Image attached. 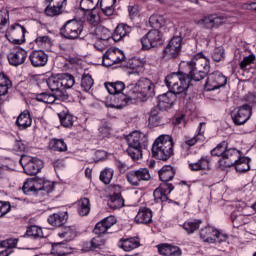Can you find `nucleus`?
<instances>
[{
  "mask_svg": "<svg viewBox=\"0 0 256 256\" xmlns=\"http://www.w3.org/2000/svg\"><path fill=\"white\" fill-rule=\"evenodd\" d=\"M186 67L188 72L179 70L167 76L168 86L172 87L176 93L187 94L191 81H202L211 69L209 58L203 53L194 55L191 61L186 62Z\"/></svg>",
  "mask_w": 256,
  "mask_h": 256,
  "instance_id": "1",
  "label": "nucleus"
},
{
  "mask_svg": "<svg viewBox=\"0 0 256 256\" xmlns=\"http://www.w3.org/2000/svg\"><path fill=\"white\" fill-rule=\"evenodd\" d=\"M8 25L9 11L2 9L0 10V33H6V37H10V39L16 43H23L25 40V33H27L25 27L21 26L19 23L13 24L9 28Z\"/></svg>",
  "mask_w": 256,
  "mask_h": 256,
  "instance_id": "2",
  "label": "nucleus"
},
{
  "mask_svg": "<svg viewBox=\"0 0 256 256\" xmlns=\"http://www.w3.org/2000/svg\"><path fill=\"white\" fill-rule=\"evenodd\" d=\"M127 143L128 148L126 153L133 161H139L143 157V149H147L149 141L145 137V134L135 131L127 136Z\"/></svg>",
  "mask_w": 256,
  "mask_h": 256,
  "instance_id": "3",
  "label": "nucleus"
},
{
  "mask_svg": "<svg viewBox=\"0 0 256 256\" xmlns=\"http://www.w3.org/2000/svg\"><path fill=\"white\" fill-rule=\"evenodd\" d=\"M173 138L169 135L159 136L152 145V157L159 161H169L173 157Z\"/></svg>",
  "mask_w": 256,
  "mask_h": 256,
  "instance_id": "4",
  "label": "nucleus"
},
{
  "mask_svg": "<svg viewBox=\"0 0 256 256\" xmlns=\"http://www.w3.org/2000/svg\"><path fill=\"white\" fill-rule=\"evenodd\" d=\"M60 35L63 39L75 41L76 39L85 37L87 32L85 31L83 21L72 19L65 22V24L60 28Z\"/></svg>",
  "mask_w": 256,
  "mask_h": 256,
  "instance_id": "5",
  "label": "nucleus"
},
{
  "mask_svg": "<svg viewBox=\"0 0 256 256\" xmlns=\"http://www.w3.org/2000/svg\"><path fill=\"white\" fill-rule=\"evenodd\" d=\"M133 87L134 95L137 101H147L149 97L155 95V84L148 78H140L136 84H129Z\"/></svg>",
  "mask_w": 256,
  "mask_h": 256,
  "instance_id": "6",
  "label": "nucleus"
},
{
  "mask_svg": "<svg viewBox=\"0 0 256 256\" xmlns=\"http://www.w3.org/2000/svg\"><path fill=\"white\" fill-rule=\"evenodd\" d=\"M166 87H168L169 92L165 94H161L158 96V104L156 107L161 109L162 111H167L175 105V99H177V95H181V97H187L186 92H175L173 90V86H169L167 83V76L165 78Z\"/></svg>",
  "mask_w": 256,
  "mask_h": 256,
  "instance_id": "7",
  "label": "nucleus"
},
{
  "mask_svg": "<svg viewBox=\"0 0 256 256\" xmlns=\"http://www.w3.org/2000/svg\"><path fill=\"white\" fill-rule=\"evenodd\" d=\"M134 86H127L125 89V93L114 94L113 100L114 104H110V107L113 109H123V107H127L130 105L132 101H137L135 97V92L133 91Z\"/></svg>",
  "mask_w": 256,
  "mask_h": 256,
  "instance_id": "8",
  "label": "nucleus"
},
{
  "mask_svg": "<svg viewBox=\"0 0 256 256\" xmlns=\"http://www.w3.org/2000/svg\"><path fill=\"white\" fill-rule=\"evenodd\" d=\"M141 45L144 51H149V49H153V47L163 45V32L157 29L150 30L141 39Z\"/></svg>",
  "mask_w": 256,
  "mask_h": 256,
  "instance_id": "9",
  "label": "nucleus"
},
{
  "mask_svg": "<svg viewBox=\"0 0 256 256\" xmlns=\"http://www.w3.org/2000/svg\"><path fill=\"white\" fill-rule=\"evenodd\" d=\"M20 164L24 169L26 175H37L43 169V161L37 158H31L28 156H22Z\"/></svg>",
  "mask_w": 256,
  "mask_h": 256,
  "instance_id": "10",
  "label": "nucleus"
},
{
  "mask_svg": "<svg viewBox=\"0 0 256 256\" xmlns=\"http://www.w3.org/2000/svg\"><path fill=\"white\" fill-rule=\"evenodd\" d=\"M183 38L180 36H174L164 48L163 59L169 61V59H177L181 54V43Z\"/></svg>",
  "mask_w": 256,
  "mask_h": 256,
  "instance_id": "11",
  "label": "nucleus"
},
{
  "mask_svg": "<svg viewBox=\"0 0 256 256\" xmlns=\"http://www.w3.org/2000/svg\"><path fill=\"white\" fill-rule=\"evenodd\" d=\"M227 85V77L220 71H215L207 76L205 83L206 91H215V89H221Z\"/></svg>",
  "mask_w": 256,
  "mask_h": 256,
  "instance_id": "12",
  "label": "nucleus"
},
{
  "mask_svg": "<svg viewBox=\"0 0 256 256\" xmlns=\"http://www.w3.org/2000/svg\"><path fill=\"white\" fill-rule=\"evenodd\" d=\"M252 113L253 109L251 105L244 104L231 113V118L235 125H244V123H247L251 119Z\"/></svg>",
  "mask_w": 256,
  "mask_h": 256,
  "instance_id": "13",
  "label": "nucleus"
},
{
  "mask_svg": "<svg viewBox=\"0 0 256 256\" xmlns=\"http://www.w3.org/2000/svg\"><path fill=\"white\" fill-rule=\"evenodd\" d=\"M127 181L130 185L134 187H138L141 181H150L151 174L149 173V169L147 168H140L138 170H132L127 174Z\"/></svg>",
  "mask_w": 256,
  "mask_h": 256,
  "instance_id": "14",
  "label": "nucleus"
},
{
  "mask_svg": "<svg viewBox=\"0 0 256 256\" xmlns=\"http://www.w3.org/2000/svg\"><path fill=\"white\" fill-rule=\"evenodd\" d=\"M241 157V151L236 148H226L224 156L219 160L221 169L233 167Z\"/></svg>",
  "mask_w": 256,
  "mask_h": 256,
  "instance_id": "15",
  "label": "nucleus"
},
{
  "mask_svg": "<svg viewBox=\"0 0 256 256\" xmlns=\"http://www.w3.org/2000/svg\"><path fill=\"white\" fill-rule=\"evenodd\" d=\"M224 22L225 18L223 16H218L217 14H210L195 21L196 25H199L202 29H215L219 27V25H223Z\"/></svg>",
  "mask_w": 256,
  "mask_h": 256,
  "instance_id": "16",
  "label": "nucleus"
},
{
  "mask_svg": "<svg viewBox=\"0 0 256 256\" xmlns=\"http://www.w3.org/2000/svg\"><path fill=\"white\" fill-rule=\"evenodd\" d=\"M47 85L50 90L54 91V95H56L60 101H67V99H69L67 91L62 90L59 74L57 76H50L47 79Z\"/></svg>",
  "mask_w": 256,
  "mask_h": 256,
  "instance_id": "17",
  "label": "nucleus"
},
{
  "mask_svg": "<svg viewBox=\"0 0 256 256\" xmlns=\"http://www.w3.org/2000/svg\"><path fill=\"white\" fill-rule=\"evenodd\" d=\"M125 61V54L119 48L110 49L103 55L104 67H111Z\"/></svg>",
  "mask_w": 256,
  "mask_h": 256,
  "instance_id": "18",
  "label": "nucleus"
},
{
  "mask_svg": "<svg viewBox=\"0 0 256 256\" xmlns=\"http://www.w3.org/2000/svg\"><path fill=\"white\" fill-rule=\"evenodd\" d=\"M173 189H175L173 184L169 182H162L159 187L156 188L153 192L156 203H159V201H161V203L169 201V197H167V195L171 194V191H173Z\"/></svg>",
  "mask_w": 256,
  "mask_h": 256,
  "instance_id": "19",
  "label": "nucleus"
},
{
  "mask_svg": "<svg viewBox=\"0 0 256 256\" xmlns=\"http://www.w3.org/2000/svg\"><path fill=\"white\" fill-rule=\"evenodd\" d=\"M29 61L32 67H45L49 56L43 50H33L29 55Z\"/></svg>",
  "mask_w": 256,
  "mask_h": 256,
  "instance_id": "20",
  "label": "nucleus"
},
{
  "mask_svg": "<svg viewBox=\"0 0 256 256\" xmlns=\"http://www.w3.org/2000/svg\"><path fill=\"white\" fill-rule=\"evenodd\" d=\"M43 183V178H29L22 187V191L25 195H37L39 193V185Z\"/></svg>",
  "mask_w": 256,
  "mask_h": 256,
  "instance_id": "21",
  "label": "nucleus"
},
{
  "mask_svg": "<svg viewBox=\"0 0 256 256\" xmlns=\"http://www.w3.org/2000/svg\"><path fill=\"white\" fill-rule=\"evenodd\" d=\"M8 61L13 67H19L23 65L27 59V51L23 48H19L16 51L10 52L8 54Z\"/></svg>",
  "mask_w": 256,
  "mask_h": 256,
  "instance_id": "22",
  "label": "nucleus"
},
{
  "mask_svg": "<svg viewBox=\"0 0 256 256\" xmlns=\"http://www.w3.org/2000/svg\"><path fill=\"white\" fill-rule=\"evenodd\" d=\"M134 221L138 224L149 225L153 221V212L149 208L142 207L139 209Z\"/></svg>",
  "mask_w": 256,
  "mask_h": 256,
  "instance_id": "23",
  "label": "nucleus"
},
{
  "mask_svg": "<svg viewBox=\"0 0 256 256\" xmlns=\"http://www.w3.org/2000/svg\"><path fill=\"white\" fill-rule=\"evenodd\" d=\"M148 123L150 127H159L163 123V110L154 106L149 113Z\"/></svg>",
  "mask_w": 256,
  "mask_h": 256,
  "instance_id": "24",
  "label": "nucleus"
},
{
  "mask_svg": "<svg viewBox=\"0 0 256 256\" xmlns=\"http://www.w3.org/2000/svg\"><path fill=\"white\" fill-rule=\"evenodd\" d=\"M68 219L69 216L67 212L54 213L48 217V223L52 225V227H63Z\"/></svg>",
  "mask_w": 256,
  "mask_h": 256,
  "instance_id": "25",
  "label": "nucleus"
},
{
  "mask_svg": "<svg viewBox=\"0 0 256 256\" xmlns=\"http://www.w3.org/2000/svg\"><path fill=\"white\" fill-rule=\"evenodd\" d=\"M129 33H131V27L127 24H118L116 29L112 34V39L116 43L119 41H123L125 37H128Z\"/></svg>",
  "mask_w": 256,
  "mask_h": 256,
  "instance_id": "26",
  "label": "nucleus"
},
{
  "mask_svg": "<svg viewBox=\"0 0 256 256\" xmlns=\"http://www.w3.org/2000/svg\"><path fill=\"white\" fill-rule=\"evenodd\" d=\"M33 119L31 118V114L29 113V110H25L22 112L16 120V125L20 131H25V129H28L30 125H32Z\"/></svg>",
  "mask_w": 256,
  "mask_h": 256,
  "instance_id": "27",
  "label": "nucleus"
},
{
  "mask_svg": "<svg viewBox=\"0 0 256 256\" xmlns=\"http://www.w3.org/2000/svg\"><path fill=\"white\" fill-rule=\"evenodd\" d=\"M177 170L172 166H163L162 169L159 170L158 175L160 181L162 182H169L175 177Z\"/></svg>",
  "mask_w": 256,
  "mask_h": 256,
  "instance_id": "28",
  "label": "nucleus"
},
{
  "mask_svg": "<svg viewBox=\"0 0 256 256\" xmlns=\"http://www.w3.org/2000/svg\"><path fill=\"white\" fill-rule=\"evenodd\" d=\"M105 88L107 89L108 93H110V95H118L127 89V87H125V83L122 81L106 82Z\"/></svg>",
  "mask_w": 256,
  "mask_h": 256,
  "instance_id": "29",
  "label": "nucleus"
},
{
  "mask_svg": "<svg viewBox=\"0 0 256 256\" xmlns=\"http://www.w3.org/2000/svg\"><path fill=\"white\" fill-rule=\"evenodd\" d=\"M115 3H117V0H100L99 6L104 15L106 17H111L113 13H115Z\"/></svg>",
  "mask_w": 256,
  "mask_h": 256,
  "instance_id": "30",
  "label": "nucleus"
},
{
  "mask_svg": "<svg viewBox=\"0 0 256 256\" xmlns=\"http://www.w3.org/2000/svg\"><path fill=\"white\" fill-rule=\"evenodd\" d=\"M84 21L90 25V27H99V23H101V16L95 10L86 12L84 14Z\"/></svg>",
  "mask_w": 256,
  "mask_h": 256,
  "instance_id": "31",
  "label": "nucleus"
},
{
  "mask_svg": "<svg viewBox=\"0 0 256 256\" xmlns=\"http://www.w3.org/2000/svg\"><path fill=\"white\" fill-rule=\"evenodd\" d=\"M51 253H52V255H56V256L71 255L70 248L67 246L66 243H63V242H58V243L52 244Z\"/></svg>",
  "mask_w": 256,
  "mask_h": 256,
  "instance_id": "32",
  "label": "nucleus"
},
{
  "mask_svg": "<svg viewBox=\"0 0 256 256\" xmlns=\"http://www.w3.org/2000/svg\"><path fill=\"white\" fill-rule=\"evenodd\" d=\"M60 76V85L62 87V91H66V89H71L73 85H75V77L69 73L59 74Z\"/></svg>",
  "mask_w": 256,
  "mask_h": 256,
  "instance_id": "33",
  "label": "nucleus"
},
{
  "mask_svg": "<svg viewBox=\"0 0 256 256\" xmlns=\"http://www.w3.org/2000/svg\"><path fill=\"white\" fill-rule=\"evenodd\" d=\"M215 231L216 229L208 226L200 230V238L205 242V243H215Z\"/></svg>",
  "mask_w": 256,
  "mask_h": 256,
  "instance_id": "34",
  "label": "nucleus"
},
{
  "mask_svg": "<svg viewBox=\"0 0 256 256\" xmlns=\"http://www.w3.org/2000/svg\"><path fill=\"white\" fill-rule=\"evenodd\" d=\"M249 157H239L237 162L234 164V167L237 171V173H247L249 169H251V166L249 165Z\"/></svg>",
  "mask_w": 256,
  "mask_h": 256,
  "instance_id": "35",
  "label": "nucleus"
},
{
  "mask_svg": "<svg viewBox=\"0 0 256 256\" xmlns=\"http://www.w3.org/2000/svg\"><path fill=\"white\" fill-rule=\"evenodd\" d=\"M78 213L81 217H87L91 213V202L89 198H81L79 201Z\"/></svg>",
  "mask_w": 256,
  "mask_h": 256,
  "instance_id": "36",
  "label": "nucleus"
},
{
  "mask_svg": "<svg viewBox=\"0 0 256 256\" xmlns=\"http://www.w3.org/2000/svg\"><path fill=\"white\" fill-rule=\"evenodd\" d=\"M58 236L64 238L65 241H73L77 237V228L75 226L65 227L61 233H58Z\"/></svg>",
  "mask_w": 256,
  "mask_h": 256,
  "instance_id": "37",
  "label": "nucleus"
},
{
  "mask_svg": "<svg viewBox=\"0 0 256 256\" xmlns=\"http://www.w3.org/2000/svg\"><path fill=\"white\" fill-rule=\"evenodd\" d=\"M11 80L4 73H0V95L5 96L9 93V88L12 87Z\"/></svg>",
  "mask_w": 256,
  "mask_h": 256,
  "instance_id": "38",
  "label": "nucleus"
},
{
  "mask_svg": "<svg viewBox=\"0 0 256 256\" xmlns=\"http://www.w3.org/2000/svg\"><path fill=\"white\" fill-rule=\"evenodd\" d=\"M24 237H29L30 239H43L45 236L43 235V229L39 226H30L24 234Z\"/></svg>",
  "mask_w": 256,
  "mask_h": 256,
  "instance_id": "39",
  "label": "nucleus"
},
{
  "mask_svg": "<svg viewBox=\"0 0 256 256\" xmlns=\"http://www.w3.org/2000/svg\"><path fill=\"white\" fill-rule=\"evenodd\" d=\"M100 0H81L80 1V9L85 13H89V11H95L97 7H99Z\"/></svg>",
  "mask_w": 256,
  "mask_h": 256,
  "instance_id": "40",
  "label": "nucleus"
},
{
  "mask_svg": "<svg viewBox=\"0 0 256 256\" xmlns=\"http://www.w3.org/2000/svg\"><path fill=\"white\" fill-rule=\"evenodd\" d=\"M59 99L56 94H51L47 92H42L39 94H36V101H39L40 103H46V104H53L55 101Z\"/></svg>",
  "mask_w": 256,
  "mask_h": 256,
  "instance_id": "41",
  "label": "nucleus"
},
{
  "mask_svg": "<svg viewBox=\"0 0 256 256\" xmlns=\"http://www.w3.org/2000/svg\"><path fill=\"white\" fill-rule=\"evenodd\" d=\"M58 117L62 127H66V128L73 127L74 120H73V115H71V113L63 111L58 114Z\"/></svg>",
  "mask_w": 256,
  "mask_h": 256,
  "instance_id": "42",
  "label": "nucleus"
},
{
  "mask_svg": "<svg viewBox=\"0 0 256 256\" xmlns=\"http://www.w3.org/2000/svg\"><path fill=\"white\" fill-rule=\"evenodd\" d=\"M92 35H95L96 39H99L100 41H108L109 40V29L98 26L94 29L93 32H90Z\"/></svg>",
  "mask_w": 256,
  "mask_h": 256,
  "instance_id": "43",
  "label": "nucleus"
},
{
  "mask_svg": "<svg viewBox=\"0 0 256 256\" xmlns=\"http://www.w3.org/2000/svg\"><path fill=\"white\" fill-rule=\"evenodd\" d=\"M189 169L191 171H205L209 169V160L207 158H201L196 163H190Z\"/></svg>",
  "mask_w": 256,
  "mask_h": 256,
  "instance_id": "44",
  "label": "nucleus"
},
{
  "mask_svg": "<svg viewBox=\"0 0 256 256\" xmlns=\"http://www.w3.org/2000/svg\"><path fill=\"white\" fill-rule=\"evenodd\" d=\"M201 223H203L201 220H188L183 224V229H185L188 235H191L199 229Z\"/></svg>",
  "mask_w": 256,
  "mask_h": 256,
  "instance_id": "45",
  "label": "nucleus"
},
{
  "mask_svg": "<svg viewBox=\"0 0 256 256\" xmlns=\"http://www.w3.org/2000/svg\"><path fill=\"white\" fill-rule=\"evenodd\" d=\"M150 27L153 29H161V27L165 26V18L161 15L154 14L149 18Z\"/></svg>",
  "mask_w": 256,
  "mask_h": 256,
  "instance_id": "46",
  "label": "nucleus"
},
{
  "mask_svg": "<svg viewBox=\"0 0 256 256\" xmlns=\"http://www.w3.org/2000/svg\"><path fill=\"white\" fill-rule=\"evenodd\" d=\"M141 244L137 238H130L122 241L120 247L124 251H133V249H137Z\"/></svg>",
  "mask_w": 256,
  "mask_h": 256,
  "instance_id": "47",
  "label": "nucleus"
},
{
  "mask_svg": "<svg viewBox=\"0 0 256 256\" xmlns=\"http://www.w3.org/2000/svg\"><path fill=\"white\" fill-rule=\"evenodd\" d=\"M228 147L229 144L227 143V141H222L214 149L211 150V155L213 157L223 158Z\"/></svg>",
  "mask_w": 256,
  "mask_h": 256,
  "instance_id": "48",
  "label": "nucleus"
},
{
  "mask_svg": "<svg viewBox=\"0 0 256 256\" xmlns=\"http://www.w3.org/2000/svg\"><path fill=\"white\" fill-rule=\"evenodd\" d=\"M50 147L53 149V151H59L60 153L67 151V144L63 139H52L50 141Z\"/></svg>",
  "mask_w": 256,
  "mask_h": 256,
  "instance_id": "49",
  "label": "nucleus"
},
{
  "mask_svg": "<svg viewBox=\"0 0 256 256\" xmlns=\"http://www.w3.org/2000/svg\"><path fill=\"white\" fill-rule=\"evenodd\" d=\"M111 204L110 207L113 209H119L125 205V200L121 196V192H114V194L110 197Z\"/></svg>",
  "mask_w": 256,
  "mask_h": 256,
  "instance_id": "50",
  "label": "nucleus"
},
{
  "mask_svg": "<svg viewBox=\"0 0 256 256\" xmlns=\"http://www.w3.org/2000/svg\"><path fill=\"white\" fill-rule=\"evenodd\" d=\"M93 77L90 74H83L81 78V88L83 91H91V87L94 85Z\"/></svg>",
  "mask_w": 256,
  "mask_h": 256,
  "instance_id": "51",
  "label": "nucleus"
},
{
  "mask_svg": "<svg viewBox=\"0 0 256 256\" xmlns=\"http://www.w3.org/2000/svg\"><path fill=\"white\" fill-rule=\"evenodd\" d=\"M62 13H63L62 8H60L57 5L53 6V4H51V3H48V5L45 8V14L48 17H57V15H61Z\"/></svg>",
  "mask_w": 256,
  "mask_h": 256,
  "instance_id": "52",
  "label": "nucleus"
},
{
  "mask_svg": "<svg viewBox=\"0 0 256 256\" xmlns=\"http://www.w3.org/2000/svg\"><path fill=\"white\" fill-rule=\"evenodd\" d=\"M115 171L111 168H106L100 173V181L105 185H109L111 183V179H113Z\"/></svg>",
  "mask_w": 256,
  "mask_h": 256,
  "instance_id": "53",
  "label": "nucleus"
},
{
  "mask_svg": "<svg viewBox=\"0 0 256 256\" xmlns=\"http://www.w3.org/2000/svg\"><path fill=\"white\" fill-rule=\"evenodd\" d=\"M212 59L216 63H219V61H223L225 59V49L223 46L216 47L212 53Z\"/></svg>",
  "mask_w": 256,
  "mask_h": 256,
  "instance_id": "54",
  "label": "nucleus"
},
{
  "mask_svg": "<svg viewBox=\"0 0 256 256\" xmlns=\"http://www.w3.org/2000/svg\"><path fill=\"white\" fill-rule=\"evenodd\" d=\"M255 63V56L253 54H250L249 56H246L243 58V60L240 62V69L242 71H247L249 69L250 65H253Z\"/></svg>",
  "mask_w": 256,
  "mask_h": 256,
  "instance_id": "55",
  "label": "nucleus"
},
{
  "mask_svg": "<svg viewBox=\"0 0 256 256\" xmlns=\"http://www.w3.org/2000/svg\"><path fill=\"white\" fill-rule=\"evenodd\" d=\"M90 249L92 251H95V249H101V247H103V245H105V239H103L101 236H96L94 238H92L91 242H90Z\"/></svg>",
  "mask_w": 256,
  "mask_h": 256,
  "instance_id": "56",
  "label": "nucleus"
},
{
  "mask_svg": "<svg viewBox=\"0 0 256 256\" xmlns=\"http://www.w3.org/2000/svg\"><path fill=\"white\" fill-rule=\"evenodd\" d=\"M231 219H232L233 227H235L236 229H239V227H243V225H245V222L243 221V219H245V216L243 215L237 216L235 213H232Z\"/></svg>",
  "mask_w": 256,
  "mask_h": 256,
  "instance_id": "57",
  "label": "nucleus"
},
{
  "mask_svg": "<svg viewBox=\"0 0 256 256\" xmlns=\"http://www.w3.org/2000/svg\"><path fill=\"white\" fill-rule=\"evenodd\" d=\"M39 191H45L46 193H51L54 189V185L50 181H45V179H42V182L38 184Z\"/></svg>",
  "mask_w": 256,
  "mask_h": 256,
  "instance_id": "58",
  "label": "nucleus"
},
{
  "mask_svg": "<svg viewBox=\"0 0 256 256\" xmlns=\"http://www.w3.org/2000/svg\"><path fill=\"white\" fill-rule=\"evenodd\" d=\"M11 211V203L7 201H0V219H3L7 213Z\"/></svg>",
  "mask_w": 256,
  "mask_h": 256,
  "instance_id": "59",
  "label": "nucleus"
},
{
  "mask_svg": "<svg viewBox=\"0 0 256 256\" xmlns=\"http://www.w3.org/2000/svg\"><path fill=\"white\" fill-rule=\"evenodd\" d=\"M108 228L104 225V223L102 221L98 222L94 229H93V233L95 235H99V236H102V235H105V233H107Z\"/></svg>",
  "mask_w": 256,
  "mask_h": 256,
  "instance_id": "60",
  "label": "nucleus"
},
{
  "mask_svg": "<svg viewBox=\"0 0 256 256\" xmlns=\"http://www.w3.org/2000/svg\"><path fill=\"white\" fill-rule=\"evenodd\" d=\"M35 43H36V45H38V47H43L45 45H51V38L49 36H38L35 39Z\"/></svg>",
  "mask_w": 256,
  "mask_h": 256,
  "instance_id": "61",
  "label": "nucleus"
},
{
  "mask_svg": "<svg viewBox=\"0 0 256 256\" xmlns=\"http://www.w3.org/2000/svg\"><path fill=\"white\" fill-rule=\"evenodd\" d=\"M128 13L130 19H135V17H139V5L133 4L128 6Z\"/></svg>",
  "mask_w": 256,
  "mask_h": 256,
  "instance_id": "62",
  "label": "nucleus"
},
{
  "mask_svg": "<svg viewBox=\"0 0 256 256\" xmlns=\"http://www.w3.org/2000/svg\"><path fill=\"white\" fill-rule=\"evenodd\" d=\"M102 223L105 225L106 229L109 230L117 223V218H115V216H108L102 220Z\"/></svg>",
  "mask_w": 256,
  "mask_h": 256,
  "instance_id": "63",
  "label": "nucleus"
},
{
  "mask_svg": "<svg viewBox=\"0 0 256 256\" xmlns=\"http://www.w3.org/2000/svg\"><path fill=\"white\" fill-rule=\"evenodd\" d=\"M12 149L13 151L23 153L25 152V144L21 140H15Z\"/></svg>",
  "mask_w": 256,
  "mask_h": 256,
  "instance_id": "64",
  "label": "nucleus"
}]
</instances>
